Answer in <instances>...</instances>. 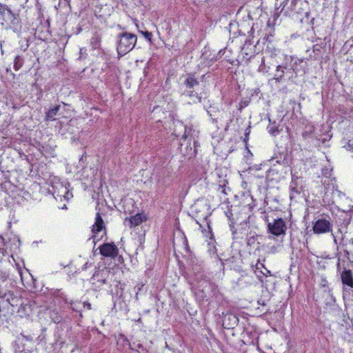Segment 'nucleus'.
I'll use <instances>...</instances> for the list:
<instances>
[{"label":"nucleus","mask_w":353,"mask_h":353,"mask_svg":"<svg viewBox=\"0 0 353 353\" xmlns=\"http://www.w3.org/2000/svg\"><path fill=\"white\" fill-rule=\"evenodd\" d=\"M0 23L3 28L18 32L21 28L19 19L7 6L0 3Z\"/></svg>","instance_id":"nucleus-1"},{"label":"nucleus","mask_w":353,"mask_h":353,"mask_svg":"<svg viewBox=\"0 0 353 353\" xmlns=\"http://www.w3.org/2000/svg\"><path fill=\"white\" fill-rule=\"evenodd\" d=\"M137 36L129 32L121 33L117 36V52L119 54H125L132 50L137 43Z\"/></svg>","instance_id":"nucleus-2"},{"label":"nucleus","mask_w":353,"mask_h":353,"mask_svg":"<svg viewBox=\"0 0 353 353\" xmlns=\"http://www.w3.org/2000/svg\"><path fill=\"white\" fill-rule=\"evenodd\" d=\"M185 90L183 94L189 97L190 103H197L201 102V97L195 93V88L199 85V81L192 74H188L184 82Z\"/></svg>","instance_id":"nucleus-3"},{"label":"nucleus","mask_w":353,"mask_h":353,"mask_svg":"<svg viewBox=\"0 0 353 353\" xmlns=\"http://www.w3.org/2000/svg\"><path fill=\"white\" fill-rule=\"evenodd\" d=\"M92 234L91 239L94 244L105 235L104 223L99 213H97L95 222L92 228Z\"/></svg>","instance_id":"nucleus-4"},{"label":"nucleus","mask_w":353,"mask_h":353,"mask_svg":"<svg viewBox=\"0 0 353 353\" xmlns=\"http://www.w3.org/2000/svg\"><path fill=\"white\" fill-rule=\"evenodd\" d=\"M268 230L276 236L284 235L287 230L285 221L281 218L274 219L273 222L268 223Z\"/></svg>","instance_id":"nucleus-5"},{"label":"nucleus","mask_w":353,"mask_h":353,"mask_svg":"<svg viewBox=\"0 0 353 353\" xmlns=\"http://www.w3.org/2000/svg\"><path fill=\"white\" fill-rule=\"evenodd\" d=\"M332 224L330 219L321 218L317 219L313 225L314 233L319 234L329 232L331 230Z\"/></svg>","instance_id":"nucleus-6"},{"label":"nucleus","mask_w":353,"mask_h":353,"mask_svg":"<svg viewBox=\"0 0 353 353\" xmlns=\"http://www.w3.org/2000/svg\"><path fill=\"white\" fill-rule=\"evenodd\" d=\"M344 291L353 292V274L350 270H343L341 275Z\"/></svg>","instance_id":"nucleus-7"},{"label":"nucleus","mask_w":353,"mask_h":353,"mask_svg":"<svg viewBox=\"0 0 353 353\" xmlns=\"http://www.w3.org/2000/svg\"><path fill=\"white\" fill-rule=\"evenodd\" d=\"M101 255L106 257H115L118 254V248L113 243H104L99 247Z\"/></svg>","instance_id":"nucleus-8"},{"label":"nucleus","mask_w":353,"mask_h":353,"mask_svg":"<svg viewBox=\"0 0 353 353\" xmlns=\"http://www.w3.org/2000/svg\"><path fill=\"white\" fill-rule=\"evenodd\" d=\"M185 132L182 137V139L183 141H186L188 139L191 140L193 139L194 141V151L192 154H195L196 152V147L199 145V143L196 140H195V138L198 137L199 131L196 130L195 129H193L192 127H184Z\"/></svg>","instance_id":"nucleus-9"},{"label":"nucleus","mask_w":353,"mask_h":353,"mask_svg":"<svg viewBox=\"0 0 353 353\" xmlns=\"http://www.w3.org/2000/svg\"><path fill=\"white\" fill-rule=\"evenodd\" d=\"M111 271L110 269L104 268L101 270H98L94 274L92 278L97 279L98 281L104 284L106 283V279L109 278Z\"/></svg>","instance_id":"nucleus-10"},{"label":"nucleus","mask_w":353,"mask_h":353,"mask_svg":"<svg viewBox=\"0 0 353 353\" xmlns=\"http://www.w3.org/2000/svg\"><path fill=\"white\" fill-rule=\"evenodd\" d=\"M0 298L2 299L3 301L10 304L12 307L17 306L20 301L19 298L16 296H14L13 293L10 291L3 294L1 293Z\"/></svg>","instance_id":"nucleus-11"},{"label":"nucleus","mask_w":353,"mask_h":353,"mask_svg":"<svg viewBox=\"0 0 353 353\" xmlns=\"http://www.w3.org/2000/svg\"><path fill=\"white\" fill-rule=\"evenodd\" d=\"M145 220V217L141 214H137L134 216L125 219V223L130 228L140 225Z\"/></svg>","instance_id":"nucleus-12"},{"label":"nucleus","mask_w":353,"mask_h":353,"mask_svg":"<svg viewBox=\"0 0 353 353\" xmlns=\"http://www.w3.org/2000/svg\"><path fill=\"white\" fill-rule=\"evenodd\" d=\"M349 253L346 252L345 254L343 256H339L337 263V270L338 271L341 270H347V268L349 267L350 258L348 256Z\"/></svg>","instance_id":"nucleus-13"},{"label":"nucleus","mask_w":353,"mask_h":353,"mask_svg":"<svg viewBox=\"0 0 353 353\" xmlns=\"http://www.w3.org/2000/svg\"><path fill=\"white\" fill-rule=\"evenodd\" d=\"M57 197H59L60 199H62V197H63L66 200H69L70 197L72 196V193H70L66 187L61 185V190L58 191V193L57 194Z\"/></svg>","instance_id":"nucleus-14"},{"label":"nucleus","mask_w":353,"mask_h":353,"mask_svg":"<svg viewBox=\"0 0 353 353\" xmlns=\"http://www.w3.org/2000/svg\"><path fill=\"white\" fill-rule=\"evenodd\" d=\"M60 105H56L52 108L50 109L46 115V118L47 120H54V117L57 115L58 111L59 110Z\"/></svg>","instance_id":"nucleus-15"},{"label":"nucleus","mask_w":353,"mask_h":353,"mask_svg":"<svg viewBox=\"0 0 353 353\" xmlns=\"http://www.w3.org/2000/svg\"><path fill=\"white\" fill-rule=\"evenodd\" d=\"M285 68L282 65H278L276 70V74L274 77V79L276 81H280L284 74Z\"/></svg>","instance_id":"nucleus-16"},{"label":"nucleus","mask_w":353,"mask_h":353,"mask_svg":"<svg viewBox=\"0 0 353 353\" xmlns=\"http://www.w3.org/2000/svg\"><path fill=\"white\" fill-rule=\"evenodd\" d=\"M23 58L20 56L17 55L14 61V68L15 70H19L23 65Z\"/></svg>","instance_id":"nucleus-17"},{"label":"nucleus","mask_w":353,"mask_h":353,"mask_svg":"<svg viewBox=\"0 0 353 353\" xmlns=\"http://www.w3.org/2000/svg\"><path fill=\"white\" fill-rule=\"evenodd\" d=\"M250 201H251L250 203H248L247 204V206L249 209L250 211H252L254 208L256 206V203H255V201L253 199V197L250 195H249L248 198Z\"/></svg>","instance_id":"nucleus-18"},{"label":"nucleus","mask_w":353,"mask_h":353,"mask_svg":"<svg viewBox=\"0 0 353 353\" xmlns=\"http://www.w3.org/2000/svg\"><path fill=\"white\" fill-rule=\"evenodd\" d=\"M268 132L272 135L276 136V135H277L279 133V130L277 127L269 126L268 128Z\"/></svg>","instance_id":"nucleus-19"},{"label":"nucleus","mask_w":353,"mask_h":353,"mask_svg":"<svg viewBox=\"0 0 353 353\" xmlns=\"http://www.w3.org/2000/svg\"><path fill=\"white\" fill-rule=\"evenodd\" d=\"M141 33L145 37V38L149 41L150 42H151L152 41V32H150L148 31H141Z\"/></svg>","instance_id":"nucleus-20"},{"label":"nucleus","mask_w":353,"mask_h":353,"mask_svg":"<svg viewBox=\"0 0 353 353\" xmlns=\"http://www.w3.org/2000/svg\"><path fill=\"white\" fill-rule=\"evenodd\" d=\"M261 272L263 275L265 276H268L271 275V272L269 270H268L266 268H264L262 270H261Z\"/></svg>","instance_id":"nucleus-21"},{"label":"nucleus","mask_w":353,"mask_h":353,"mask_svg":"<svg viewBox=\"0 0 353 353\" xmlns=\"http://www.w3.org/2000/svg\"><path fill=\"white\" fill-rule=\"evenodd\" d=\"M3 245H4V239L0 236V252H3Z\"/></svg>","instance_id":"nucleus-22"},{"label":"nucleus","mask_w":353,"mask_h":353,"mask_svg":"<svg viewBox=\"0 0 353 353\" xmlns=\"http://www.w3.org/2000/svg\"><path fill=\"white\" fill-rule=\"evenodd\" d=\"M290 189H291L292 193L293 192H294L296 193H297L299 192L298 190L295 187L293 186V181H292L290 183Z\"/></svg>","instance_id":"nucleus-23"},{"label":"nucleus","mask_w":353,"mask_h":353,"mask_svg":"<svg viewBox=\"0 0 353 353\" xmlns=\"http://www.w3.org/2000/svg\"><path fill=\"white\" fill-rule=\"evenodd\" d=\"M264 268H265V266H264L263 263H258L256 264V269L257 270H262V269H263Z\"/></svg>","instance_id":"nucleus-24"},{"label":"nucleus","mask_w":353,"mask_h":353,"mask_svg":"<svg viewBox=\"0 0 353 353\" xmlns=\"http://www.w3.org/2000/svg\"><path fill=\"white\" fill-rule=\"evenodd\" d=\"M199 207L200 205L199 203L194 205V206L193 207V210L195 211V212L198 213L200 211V210H199Z\"/></svg>","instance_id":"nucleus-25"},{"label":"nucleus","mask_w":353,"mask_h":353,"mask_svg":"<svg viewBox=\"0 0 353 353\" xmlns=\"http://www.w3.org/2000/svg\"><path fill=\"white\" fill-rule=\"evenodd\" d=\"M208 216V212H205V213L202 214L201 215V218H202L204 220H206L207 217Z\"/></svg>","instance_id":"nucleus-26"},{"label":"nucleus","mask_w":353,"mask_h":353,"mask_svg":"<svg viewBox=\"0 0 353 353\" xmlns=\"http://www.w3.org/2000/svg\"><path fill=\"white\" fill-rule=\"evenodd\" d=\"M83 306H84V307H87V308H88V310L91 309V304H90V303H85V302H84V303H83Z\"/></svg>","instance_id":"nucleus-27"},{"label":"nucleus","mask_w":353,"mask_h":353,"mask_svg":"<svg viewBox=\"0 0 353 353\" xmlns=\"http://www.w3.org/2000/svg\"><path fill=\"white\" fill-rule=\"evenodd\" d=\"M202 209L208 210V207L206 205H203L201 206Z\"/></svg>","instance_id":"nucleus-28"},{"label":"nucleus","mask_w":353,"mask_h":353,"mask_svg":"<svg viewBox=\"0 0 353 353\" xmlns=\"http://www.w3.org/2000/svg\"><path fill=\"white\" fill-rule=\"evenodd\" d=\"M293 70H294V72H295V73H297V72H299V70H298V69L294 68Z\"/></svg>","instance_id":"nucleus-29"},{"label":"nucleus","mask_w":353,"mask_h":353,"mask_svg":"<svg viewBox=\"0 0 353 353\" xmlns=\"http://www.w3.org/2000/svg\"><path fill=\"white\" fill-rule=\"evenodd\" d=\"M62 209H67V207L65 205H64L63 207H62Z\"/></svg>","instance_id":"nucleus-30"},{"label":"nucleus","mask_w":353,"mask_h":353,"mask_svg":"<svg viewBox=\"0 0 353 353\" xmlns=\"http://www.w3.org/2000/svg\"><path fill=\"white\" fill-rule=\"evenodd\" d=\"M259 70H262V64L260 65V67H259Z\"/></svg>","instance_id":"nucleus-31"},{"label":"nucleus","mask_w":353,"mask_h":353,"mask_svg":"<svg viewBox=\"0 0 353 353\" xmlns=\"http://www.w3.org/2000/svg\"><path fill=\"white\" fill-rule=\"evenodd\" d=\"M273 171H274L273 170H269V173H270L271 172H273Z\"/></svg>","instance_id":"nucleus-32"},{"label":"nucleus","mask_w":353,"mask_h":353,"mask_svg":"<svg viewBox=\"0 0 353 353\" xmlns=\"http://www.w3.org/2000/svg\"><path fill=\"white\" fill-rule=\"evenodd\" d=\"M334 242L336 243V239L334 237Z\"/></svg>","instance_id":"nucleus-33"}]
</instances>
